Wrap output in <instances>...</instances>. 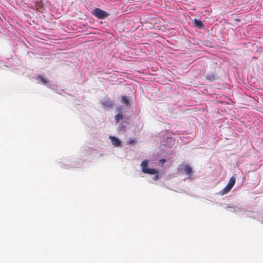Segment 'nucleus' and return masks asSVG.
Here are the masks:
<instances>
[{
    "label": "nucleus",
    "instance_id": "6e6552de",
    "mask_svg": "<svg viewBox=\"0 0 263 263\" xmlns=\"http://www.w3.org/2000/svg\"><path fill=\"white\" fill-rule=\"evenodd\" d=\"M194 22V24L195 26L196 27H198V28H201L203 26V24L202 22L200 20L195 19Z\"/></svg>",
    "mask_w": 263,
    "mask_h": 263
},
{
    "label": "nucleus",
    "instance_id": "f8f14e48",
    "mask_svg": "<svg viewBox=\"0 0 263 263\" xmlns=\"http://www.w3.org/2000/svg\"><path fill=\"white\" fill-rule=\"evenodd\" d=\"M160 162L162 164H163V163H164V162H165V159H161V160H160Z\"/></svg>",
    "mask_w": 263,
    "mask_h": 263
},
{
    "label": "nucleus",
    "instance_id": "9d476101",
    "mask_svg": "<svg viewBox=\"0 0 263 263\" xmlns=\"http://www.w3.org/2000/svg\"><path fill=\"white\" fill-rule=\"evenodd\" d=\"M121 102L122 103L126 104V105H128L129 104V100L128 98L125 96L122 97Z\"/></svg>",
    "mask_w": 263,
    "mask_h": 263
},
{
    "label": "nucleus",
    "instance_id": "423d86ee",
    "mask_svg": "<svg viewBox=\"0 0 263 263\" xmlns=\"http://www.w3.org/2000/svg\"><path fill=\"white\" fill-rule=\"evenodd\" d=\"M205 77L206 80H209L210 81H213L216 79V75L213 73H206L205 75Z\"/></svg>",
    "mask_w": 263,
    "mask_h": 263
},
{
    "label": "nucleus",
    "instance_id": "1a4fd4ad",
    "mask_svg": "<svg viewBox=\"0 0 263 263\" xmlns=\"http://www.w3.org/2000/svg\"><path fill=\"white\" fill-rule=\"evenodd\" d=\"M37 79L41 81L42 84H46L48 83V81L44 76H39L37 77Z\"/></svg>",
    "mask_w": 263,
    "mask_h": 263
},
{
    "label": "nucleus",
    "instance_id": "9b49d317",
    "mask_svg": "<svg viewBox=\"0 0 263 263\" xmlns=\"http://www.w3.org/2000/svg\"><path fill=\"white\" fill-rule=\"evenodd\" d=\"M115 119L116 122L118 123L120 120L123 119V116L120 114H117L115 116Z\"/></svg>",
    "mask_w": 263,
    "mask_h": 263
},
{
    "label": "nucleus",
    "instance_id": "2eb2a0df",
    "mask_svg": "<svg viewBox=\"0 0 263 263\" xmlns=\"http://www.w3.org/2000/svg\"><path fill=\"white\" fill-rule=\"evenodd\" d=\"M42 3H41L40 4H39V6H40V7H41V6H42Z\"/></svg>",
    "mask_w": 263,
    "mask_h": 263
},
{
    "label": "nucleus",
    "instance_id": "ddd939ff",
    "mask_svg": "<svg viewBox=\"0 0 263 263\" xmlns=\"http://www.w3.org/2000/svg\"><path fill=\"white\" fill-rule=\"evenodd\" d=\"M134 142H135V141L134 140H133L129 141L128 143V144H132V143H133Z\"/></svg>",
    "mask_w": 263,
    "mask_h": 263
},
{
    "label": "nucleus",
    "instance_id": "39448f33",
    "mask_svg": "<svg viewBox=\"0 0 263 263\" xmlns=\"http://www.w3.org/2000/svg\"><path fill=\"white\" fill-rule=\"evenodd\" d=\"M109 139L111 140L112 144L116 147H118L121 145V141L115 136H109Z\"/></svg>",
    "mask_w": 263,
    "mask_h": 263
},
{
    "label": "nucleus",
    "instance_id": "0eeeda50",
    "mask_svg": "<svg viewBox=\"0 0 263 263\" xmlns=\"http://www.w3.org/2000/svg\"><path fill=\"white\" fill-rule=\"evenodd\" d=\"M184 171L185 174L187 175H190L193 173L192 168L189 165H186L185 166Z\"/></svg>",
    "mask_w": 263,
    "mask_h": 263
},
{
    "label": "nucleus",
    "instance_id": "f03ea898",
    "mask_svg": "<svg viewBox=\"0 0 263 263\" xmlns=\"http://www.w3.org/2000/svg\"><path fill=\"white\" fill-rule=\"evenodd\" d=\"M92 14L99 19H104L109 16L107 12L98 8L93 10Z\"/></svg>",
    "mask_w": 263,
    "mask_h": 263
},
{
    "label": "nucleus",
    "instance_id": "f257e3e1",
    "mask_svg": "<svg viewBox=\"0 0 263 263\" xmlns=\"http://www.w3.org/2000/svg\"><path fill=\"white\" fill-rule=\"evenodd\" d=\"M148 161L144 160L141 164V166L142 167V171L144 173L148 174L151 175H155L157 174V171L154 168H149L148 167Z\"/></svg>",
    "mask_w": 263,
    "mask_h": 263
},
{
    "label": "nucleus",
    "instance_id": "20e7f679",
    "mask_svg": "<svg viewBox=\"0 0 263 263\" xmlns=\"http://www.w3.org/2000/svg\"><path fill=\"white\" fill-rule=\"evenodd\" d=\"M103 106L105 108H110L112 107V101L109 99H105L102 103Z\"/></svg>",
    "mask_w": 263,
    "mask_h": 263
},
{
    "label": "nucleus",
    "instance_id": "4468645a",
    "mask_svg": "<svg viewBox=\"0 0 263 263\" xmlns=\"http://www.w3.org/2000/svg\"><path fill=\"white\" fill-rule=\"evenodd\" d=\"M158 178V176H156L155 177V179H157Z\"/></svg>",
    "mask_w": 263,
    "mask_h": 263
},
{
    "label": "nucleus",
    "instance_id": "7ed1b4c3",
    "mask_svg": "<svg viewBox=\"0 0 263 263\" xmlns=\"http://www.w3.org/2000/svg\"><path fill=\"white\" fill-rule=\"evenodd\" d=\"M235 181V178L234 176H232L227 185L221 190V195H224L229 192L234 185Z\"/></svg>",
    "mask_w": 263,
    "mask_h": 263
}]
</instances>
